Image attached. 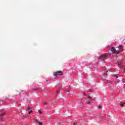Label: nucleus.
<instances>
[{
  "label": "nucleus",
  "mask_w": 125,
  "mask_h": 125,
  "mask_svg": "<svg viewBox=\"0 0 125 125\" xmlns=\"http://www.w3.org/2000/svg\"><path fill=\"white\" fill-rule=\"evenodd\" d=\"M111 52L114 54H119V53H120V52H121V51H117L116 50V49L115 48V47H112L111 48Z\"/></svg>",
  "instance_id": "1"
},
{
  "label": "nucleus",
  "mask_w": 125,
  "mask_h": 125,
  "mask_svg": "<svg viewBox=\"0 0 125 125\" xmlns=\"http://www.w3.org/2000/svg\"><path fill=\"white\" fill-rule=\"evenodd\" d=\"M54 76H62L63 75V71H58L53 74Z\"/></svg>",
  "instance_id": "2"
},
{
  "label": "nucleus",
  "mask_w": 125,
  "mask_h": 125,
  "mask_svg": "<svg viewBox=\"0 0 125 125\" xmlns=\"http://www.w3.org/2000/svg\"><path fill=\"white\" fill-rule=\"evenodd\" d=\"M105 77H107V73H104V76L102 77V79L103 81H108V79H106Z\"/></svg>",
  "instance_id": "3"
},
{
  "label": "nucleus",
  "mask_w": 125,
  "mask_h": 125,
  "mask_svg": "<svg viewBox=\"0 0 125 125\" xmlns=\"http://www.w3.org/2000/svg\"><path fill=\"white\" fill-rule=\"evenodd\" d=\"M106 57H107V56H106V55H101L100 58V59L104 60V59H106Z\"/></svg>",
  "instance_id": "4"
},
{
  "label": "nucleus",
  "mask_w": 125,
  "mask_h": 125,
  "mask_svg": "<svg viewBox=\"0 0 125 125\" xmlns=\"http://www.w3.org/2000/svg\"><path fill=\"white\" fill-rule=\"evenodd\" d=\"M118 48L119 50H120V51H122V49L123 48V46L120 45L118 46Z\"/></svg>",
  "instance_id": "5"
},
{
  "label": "nucleus",
  "mask_w": 125,
  "mask_h": 125,
  "mask_svg": "<svg viewBox=\"0 0 125 125\" xmlns=\"http://www.w3.org/2000/svg\"><path fill=\"white\" fill-rule=\"evenodd\" d=\"M125 103H123L122 102H120V106L121 107H124V105H125Z\"/></svg>",
  "instance_id": "6"
},
{
  "label": "nucleus",
  "mask_w": 125,
  "mask_h": 125,
  "mask_svg": "<svg viewBox=\"0 0 125 125\" xmlns=\"http://www.w3.org/2000/svg\"><path fill=\"white\" fill-rule=\"evenodd\" d=\"M4 115H5V113H3L0 114V118H2L3 117V116H4Z\"/></svg>",
  "instance_id": "7"
},
{
  "label": "nucleus",
  "mask_w": 125,
  "mask_h": 125,
  "mask_svg": "<svg viewBox=\"0 0 125 125\" xmlns=\"http://www.w3.org/2000/svg\"><path fill=\"white\" fill-rule=\"evenodd\" d=\"M113 76V77H114L116 79H118V78H119V76H118V75L117 74H114Z\"/></svg>",
  "instance_id": "8"
},
{
  "label": "nucleus",
  "mask_w": 125,
  "mask_h": 125,
  "mask_svg": "<svg viewBox=\"0 0 125 125\" xmlns=\"http://www.w3.org/2000/svg\"><path fill=\"white\" fill-rule=\"evenodd\" d=\"M38 124H39V125H42V122H38Z\"/></svg>",
  "instance_id": "9"
},
{
  "label": "nucleus",
  "mask_w": 125,
  "mask_h": 125,
  "mask_svg": "<svg viewBox=\"0 0 125 125\" xmlns=\"http://www.w3.org/2000/svg\"><path fill=\"white\" fill-rule=\"evenodd\" d=\"M87 104H91V103H92V102H90V101H88L87 102Z\"/></svg>",
  "instance_id": "10"
},
{
  "label": "nucleus",
  "mask_w": 125,
  "mask_h": 125,
  "mask_svg": "<svg viewBox=\"0 0 125 125\" xmlns=\"http://www.w3.org/2000/svg\"><path fill=\"white\" fill-rule=\"evenodd\" d=\"M120 65H122V62H118V66H120Z\"/></svg>",
  "instance_id": "11"
},
{
  "label": "nucleus",
  "mask_w": 125,
  "mask_h": 125,
  "mask_svg": "<svg viewBox=\"0 0 125 125\" xmlns=\"http://www.w3.org/2000/svg\"><path fill=\"white\" fill-rule=\"evenodd\" d=\"M92 98V97H90V96H88V97H87V99H91Z\"/></svg>",
  "instance_id": "12"
},
{
  "label": "nucleus",
  "mask_w": 125,
  "mask_h": 125,
  "mask_svg": "<svg viewBox=\"0 0 125 125\" xmlns=\"http://www.w3.org/2000/svg\"><path fill=\"white\" fill-rule=\"evenodd\" d=\"M38 113H39V114H42V111H41V110H38Z\"/></svg>",
  "instance_id": "13"
},
{
  "label": "nucleus",
  "mask_w": 125,
  "mask_h": 125,
  "mask_svg": "<svg viewBox=\"0 0 125 125\" xmlns=\"http://www.w3.org/2000/svg\"><path fill=\"white\" fill-rule=\"evenodd\" d=\"M31 113H33V110H31V111H29L28 114H30Z\"/></svg>",
  "instance_id": "14"
},
{
  "label": "nucleus",
  "mask_w": 125,
  "mask_h": 125,
  "mask_svg": "<svg viewBox=\"0 0 125 125\" xmlns=\"http://www.w3.org/2000/svg\"><path fill=\"white\" fill-rule=\"evenodd\" d=\"M29 110H31V107H28L27 111H29Z\"/></svg>",
  "instance_id": "15"
},
{
  "label": "nucleus",
  "mask_w": 125,
  "mask_h": 125,
  "mask_svg": "<svg viewBox=\"0 0 125 125\" xmlns=\"http://www.w3.org/2000/svg\"><path fill=\"white\" fill-rule=\"evenodd\" d=\"M35 122H36V123H37V122H38L37 119H35Z\"/></svg>",
  "instance_id": "16"
},
{
  "label": "nucleus",
  "mask_w": 125,
  "mask_h": 125,
  "mask_svg": "<svg viewBox=\"0 0 125 125\" xmlns=\"http://www.w3.org/2000/svg\"><path fill=\"white\" fill-rule=\"evenodd\" d=\"M74 125H77V123H74Z\"/></svg>",
  "instance_id": "17"
},
{
  "label": "nucleus",
  "mask_w": 125,
  "mask_h": 125,
  "mask_svg": "<svg viewBox=\"0 0 125 125\" xmlns=\"http://www.w3.org/2000/svg\"><path fill=\"white\" fill-rule=\"evenodd\" d=\"M44 105H46V103H44Z\"/></svg>",
  "instance_id": "18"
},
{
  "label": "nucleus",
  "mask_w": 125,
  "mask_h": 125,
  "mask_svg": "<svg viewBox=\"0 0 125 125\" xmlns=\"http://www.w3.org/2000/svg\"><path fill=\"white\" fill-rule=\"evenodd\" d=\"M98 108L99 109H100V108H101V106H99Z\"/></svg>",
  "instance_id": "19"
},
{
  "label": "nucleus",
  "mask_w": 125,
  "mask_h": 125,
  "mask_svg": "<svg viewBox=\"0 0 125 125\" xmlns=\"http://www.w3.org/2000/svg\"><path fill=\"white\" fill-rule=\"evenodd\" d=\"M49 106L50 107H51V105H49Z\"/></svg>",
  "instance_id": "20"
},
{
  "label": "nucleus",
  "mask_w": 125,
  "mask_h": 125,
  "mask_svg": "<svg viewBox=\"0 0 125 125\" xmlns=\"http://www.w3.org/2000/svg\"><path fill=\"white\" fill-rule=\"evenodd\" d=\"M46 82H48V80H46Z\"/></svg>",
  "instance_id": "21"
},
{
  "label": "nucleus",
  "mask_w": 125,
  "mask_h": 125,
  "mask_svg": "<svg viewBox=\"0 0 125 125\" xmlns=\"http://www.w3.org/2000/svg\"><path fill=\"white\" fill-rule=\"evenodd\" d=\"M50 104H52V103H51Z\"/></svg>",
  "instance_id": "22"
}]
</instances>
